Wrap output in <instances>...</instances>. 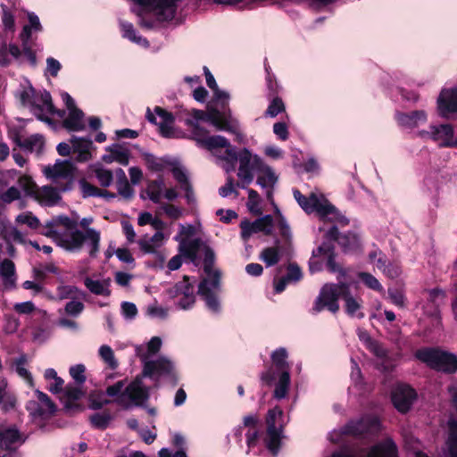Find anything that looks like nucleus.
I'll list each match as a JSON object with an SVG mask.
<instances>
[{"label":"nucleus","instance_id":"f257e3e1","mask_svg":"<svg viewBox=\"0 0 457 457\" xmlns=\"http://www.w3.org/2000/svg\"><path fill=\"white\" fill-rule=\"evenodd\" d=\"M192 118L186 120V124L191 128L193 138L197 144L210 151H217L219 148H225L224 155H215L223 162L222 167L227 173L234 170L236 162L238 161V153L236 152L229 141L220 135L208 136V131L199 125V121H206L219 130L228 131L237 136L238 141H243L244 135L240 132L238 120L232 117L230 111L220 112L212 110L208 113L201 110H192Z\"/></svg>","mask_w":457,"mask_h":457},{"label":"nucleus","instance_id":"f03ea898","mask_svg":"<svg viewBox=\"0 0 457 457\" xmlns=\"http://www.w3.org/2000/svg\"><path fill=\"white\" fill-rule=\"evenodd\" d=\"M29 24L25 25L20 34L21 47L14 43L6 44L5 40L0 34V65L3 67L9 66L15 62L18 65L28 62L32 67L37 65V56L32 49L29 41L32 32H39L42 26L39 18L33 12L28 14Z\"/></svg>","mask_w":457,"mask_h":457},{"label":"nucleus","instance_id":"7ed1b4c3","mask_svg":"<svg viewBox=\"0 0 457 457\" xmlns=\"http://www.w3.org/2000/svg\"><path fill=\"white\" fill-rule=\"evenodd\" d=\"M238 162L237 177L239 182L237 187L246 188L253 180V171H256L258 173L257 184L267 189V197L270 199L272 189L278 181V176L271 167L265 164L261 157L253 154L247 148L238 152Z\"/></svg>","mask_w":457,"mask_h":457},{"label":"nucleus","instance_id":"20e7f679","mask_svg":"<svg viewBox=\"0 0 457 457\" xmlns=\"http://www.w3.org/2000/svg\"><path fill=\"white\" fill-rule=\"evenodd\" d=\"M43 234L51 238L58 246L69 252H79L86 244L88 254L96 258L99 252L100 233L94 228H87L86 232L74 230L70 233H60L55 227H46Z\"/></svg>","mask_w":457,"mask_h":457},{"label":"nucleus","instance_id":"39448f33","mask_svg":"<svg viewBox=\"0 0 457 457\" xmlns=\"http://www.w3.org/2000/svg\"><path fill=\"white\" fill-rule=\"evenodd\" d=\"M293 195L305 212H316L321 220H328L342 226L348 224V219L332 205L322 193L313 191L306 197L298 189H294Z\"/></svg>","mask_w":457,"mask_h":457},{"label":"nucleus","instance_id":"423d86ee","mask_svg":"<svg viewBox=\"0 0 457 457\" xmlns=\"http://www.w3.org/2000/svg\"><path fill=\"white\" fill-rule=\"evenodd\" d=\"M21 104L28 107L29 111L41 121L52 124L51 115H58L62 118L63 111L56 110L53 104L52 97L46 90L36 91L31 85L24 87L20 92Z\"/></svg>","mask_w":457,"mask_h":457},{"label":"nucleus","instance_id":"0eeeda50","mask_svg":"<svg viewBox=\"0 0 457 457\" xmlns=\"http://www.w3.org/2000/svg\"><path fill=\"white\" fill-rule=\"evenodd\" d=\"M266 424L267 429L263 444L272 456L276 457L279 452L283 437V428L285 426L283 411L278 406L270 409L266 416Z\"/></svg>","mask_w":457,"mask_h":457},{"label":"nucleus","instance_id":"6e6552de","mask_svg":"<svg viewBox=\"0 0 457 457\" xmlns=\"http://www.w3.org/2000/svg\"><path fill=\"white\" fill-rule=\"evenodd\" d=\"M26 409L31 421L37 427L43 428L46 422L55 413L56 405L46 394L36 389L34 398L27 403Z\"/></svg>","mask_w":457,"mask_h":457},{"label":"nucleus","instance_id":"1a4fd4ad","mask_svg":"<svg viewBox=\"0 0 457 457\" xmlns=\"http://www.w3.org/2000/svg\"><path fill=\"white\" fill-rule=\"evenodd\" d=\"M415 357L432 369L452 373L457 370V357L437 348H422L415 353Z\"/></svg>","mask_w":457,"mask_h":457},{"label":"nucleus","instance_id":"9d476101","mask_svg":"<svg viewBox=\"0 0 457 457\" xmlns=\"http://www.w3.org/2000/svg\"><path fill=\"white\" fill-rule=\"evenodd\" d=\"M76 167L69 161L57 160L54 165L44 168L43 173L62 192L72 189L75 181Z\"/></svg>","mask_w":457,"mask_h":457},{"label":"nucleus","instance_id":"9b49d317","mask_svg":"<svg viewBox=\"0 0 457 457\" xmlns=\"http://www.w3.org/2000/svg\"><path fill=\"white\" fill-rule=\"evenodd\" d=\"M345 285L344 283L324 285L314 302L312 312L319 313L327 308L336 313L339 310L338 299L343 296Z\"/></svg>","mask_w":457,"mask_h":457},{"label":"nucleus","instance_id":"f8f14e48","mask_svg":"<svg viewBox=\"0 0 457 457\" xmlns=\"http://www.w3.org/2000/svg\"><path fill=\"white\" fill-rule=\"evenodd\" d=\"M166 292L170 298L174 299V303L179 310L191 309L195 304V284L187 276L170 287Z\"/></svg>","mask_w":457,"mask_h":457},{"label":"nucleus","instance_id":"ddd939ff","mask_svg":"<svg viewBox=\"0 0 457 457\" xmlns=\"http://www.w3.org/2000/svg\"><path fill=\"white\" fill-rule=\"evenodd\" d=\"M219 290L220 273L218 271L209 274L198 286V294L212 312H219L220 310V302L217 298Z\"/></svg>","mask_w":457,"mask_h":457},{"label":"nucleus","instance_id":"4468645a","mask_svg":"<svg viewBox=\"0 0 457 457\" xmlns=\"http://www.w3.org/2000/svg\"><path fill=\"white\" fill-rule=\"evenodd\" d=\"M149 398L148 388L143 384L141 379H135L117 398V403L125 408L131 406H141Z\"/></svg>","mask_w":457,"mask_h":457},{"label":"nucleus","instance_id":"2eb2a0df","mask_svg":"<svg viewBox=\"0 0 457 457\" xmlns=\"http://www.w3.org/2000/svg\"><path fill=\"white\" fill-rule=\"evenodd\" d=\"M417 136L424 140L431 139L440 146H457V138H454L453 128L450 124L430 126L428 130H419Z\"/></svg>","mask_w":457,"mask_h":457},{"label":"nucleus","instance_id":"dca6fc26","mask_svg":"<svg viewBox=\"0 0 457 457\" xmlns=\"http://www.w3.org/2000/svg\"><path fill=\"white\" fill-rule=\"evenodd\" d=\"M170 237V233L156 231L153 236L145 235L137 240L139 249L145 254H154L156 259L163 264L166 254L160 251V248L166 243Z\"/></svg>","mask_w":457,"mask_h":457},{"label":"nucleus","instance_id":"f3484780","mask_svg":"<svg viewBox=\"0 0 457 457\" xmlns=\"http://www.w3.org/2000/svg\"><path fill=\"white\" fill-rule=\"evenodd\" d=\"M379 421L375 417H364L357 421H350L346 424L340 433L333 431L329 434V439L332 442H337L340 434L358 436L366 432L378 430Z\"/></svg>","mask_w":457,"mask_h":457},{"label":"nucleus","instance_id":"a211bd4d","mask_svg":"<svg viewBox=\"0 0 457 457\" xmlns=\"http://www.w3.org/2000/svg\"><path fill=\"white\" fill-rule=\"evenodd\" d=\"M147 120L158 126L160 133L165 137H176L177 133L173 129V115L161 107H156L154 112L147 110Z\"/></svg>","mask_w":457,"mask_h":457},{"label":"nucleus","instance_id":"6ab92c4d","mask_svg":"<svg viewBox=\"0 0 457 457\" xmlns=\"http://www.w3.org/2000/svg\"><path fill=\"white\" fill-rule=\"evenodd\" d=\"M10 138L22 150L28 153L39 154L45 146V138L41 134H33L24 137L21 131L12 129L9 132Z\"/></svg>","mask_w":457,"mask_h":457},{"label":"nucleus","instance_id":"aec40b11","mask_svg":"<svg viewBox=\"0 0 457 457\" xmlns=\"http://www.w3.org/2000/svg\"><path fill=\"white\" fill-rule=\"evenodd\" d=\"M241 237L247 241L253 234L262 232L270 235L273 228V218L271 215H265L253 222L244 220L240 224Z\"/></svg>","mask_w":457,"mask_h":457},{"label":"nucleus","instance_id":"412c9836","mask_svg":"<svg viewBox=\"0 0 457 457\" xmlns=\"http://www.w3.org/2000/svg\"><path fill=\"white\" fill-rule=\"evenodd\" d=\"M417 397V394L407 385H397L392 392V402L400 412H407Z\"/></svg>","mask_w":457,"mask_h":457},{"label":"nucleus","instance_id":"4be33fe9","mask_svg":"<svg viewBox=\"0 0 457 457\" xmlns=\"http://www.w3.org/2000/svg\"><path fill=\"white\" fill-rule=\"evenodd\" d=\"M331 457H354V455L352 451L348 449H342L334 453ZM368 457H397L396 445L391 439H387L385 442L373 446L370 449Z\"/></svg>","mask_w":457,"mask_h":457},{"label":"nucleus","instance_id":"5701e85b","mask_svg":"<svg viewBox=\"0 0 457 457\" xmlns=\"http://www.w3.org/2000/svg\"><path fill=\"white\" fill-rule=\"evenodd\" d=\"M395 120L399 127L408 130H413L428 121V114L423 110H416L411 112H395Z\"/></svg>","mask_w":457,"mask_h":457},{"label":"nucleus","instance_id":"b1692460","mask_svg":"<svg viewBox=\"0 0 457 457\" xmlns=\"http://www.w3.org/2000/svg\"><path fill=\"white\" fill-rule=\"evenodd\" d=\"M173 370V362L164 356L147 361L146 364L143 365V373L147 377L172 376Z\"/></svg>","mask_w":457,"mask_h":457},{"label":"nucleus","instance_id":"393cba45","mask_svg":"<svg viewBox=\"0 0 457 457\" xmlns=\"http://www.w3.org/2000/svg\"><path fill=\"white\" fill-rule=\"evenodd\" d=\"M84 285L95 295L109 297L112 294V278L110 277L104 278L100 275L88 276L84 278Z\"/></svg>","mask_w":457,"mask_h":457},{"label":"nucleus","instance_id":"a878e982","mask_svg":"<svg viewBox=\"0 0 457 457\" xmlns=\"http://www.w3.org/2000/svg\"><path fill=\"white\" fill-rule=\"evenodd\" d=\"M437 109L443 117L457 112V87L442 89L437 98Z\"/></svg>","mask_w":457,"mask_h":457},{"label":"nucleus","instance_id":"bb28decb","mask_svg":"<svg viewBox=\"0 0 457 457\" xmlns=\"http://www.w3.org/2000/svg\"><path fill=\"white\" fill-rule=\"evenodd\" d=\"M24 442L19 429L13 425H0V449L12 450Z\"/></svg>","mask_w":457,"mask_h":457},{"label":"nucleus","instance_id":"cd10ccee","mask_svg":"<svg viewBox=\"0 0 457 457\" xmlns=\"http://www.w3.org/2000/svg\"><path fill=\"white\" fill-rule=\"evenodd\" d=\"M71 144L77 162H83L92 158L93 142L90 138L72 137Z\"/></svg>","mask_w":457,"mask_h":457},{"label":"nucleus","instance_id":"c85d7f7f","mask_svg":"<svg viewBox=\"0 0 457 457\" xmlns=\"http://www.w3.org/2000/svg\"><path fill=\"white\" fill-rule=\"evenodd\" d=\"M162 345L159 337H153L146 345H137L135 348L136 355L140 359L143 365L151 361L152 358L158 353Z\"/></svg>","mask_w":457,"mask_h":457},{"label":"nucleus","instance_id":"c756f323","mask_svg":"<svg viewBox=\"0 0 457 457\" xmlns=\"http://www.w3.org/2000/svg\"><path fill=\"white\" fill-rule=\"evenodd\" d=\"M195 234V227L191 224H179L178 234L174 237V240L179 243V251L183 254L191 257L195 252L191 250L192 243L187 240Z\"/></svg>","mask_w":457,"mask_h":457},{"label":"nucleus","instance_id":"7c9ffc66","mask_svg":"<svg viewBox=\"0 0 457 457\" xmlns=\"http://www.w3.org/2000/svg\"><path fill=\"white\" fill-rule=\"evenodd\" d=\"M15 281L14 263L5 259L0 263V287L4 290H10L15 287Z\"/></svg>","mask_w":457,"mask_h":457},{"label":"nucleus","instance_id":"2f4dec72","mask_svg":"<svg viewBox=\"0 0 457 457\" xmlns=\"http://www.w3.org/2000/svg\"><path fill=\"white\" fill-rule=\"evenodd\" d=\"M59 187L44 186L37 189L34 197L43 205L53 206L61 200Z\"/></svg>","mask_w":457,"mask_h":457},{"label":"nucleus","instance_id":"473e14b6","mask_svg":"<svg viewBox=\"0 0 457 457\" xmlns=\"http://www.w3.org/2000/svg\"><path fill=\"white\" fill-rule=\"evenodd\" d=\"M109 154L103 156V161L107 163L117 162L122 165H128L129 162V152L127 148L119 144H113L106 148Z\"/></svg>","mask_w":457,"mask_h":457},{"label":"nucleus","instance_id":"72a5a7b5","mask_svg":"<svg viewBox=\"0 0 457 457\" xmlns=\"http://www.w3.org/2000/svg\"><path fill=\"white\" fill-rule=\"evenodd\" d=\"M17 399L14 394L8 388V383L4 378L0 379V406L4 411L13 410Z\"/></svg>","mask_w":457,"mask_h":457},{"label":"nucleus","instance_id":"f704fd0d","mask_svg":"<svg viewBox=\"0 0 457 457\" xmlns=\"http://www.w3.org/2000/svg\"><path fill=\"white\" fill-rule=\"evenodd\" d=\"M63 127L70 131H80L85 129L84 113L79 109L69 111L68 116L63 120Z\"/></svg>","mask_w":457,"mask_h":457},{"label":"nucleus","instance_id":"c9c22d12","mask_svg":"<svg viewBox=\"0 0 457 457\" xmlns=\"http://www.w3.org/2000/svg\"><path fill=\"white\" fill-rule=\"evenodd\" d=\"M342 298L345 301V311L349 316L358 319L364 317L361 312V303L351 295L348 285H345V291H344Z\"/></svg>","mask_w":457,"mask_h":457},{"label":"nucleus","instance_id":"e433bc0d","mask_svg":"<svg viewBox=\"0 0 457 457\" xmlns=\"http://www.w3.org/2000/svg\"><path fill=\"white\" fill-rule=\"evenodd\" d=\"M324 256V261H327V265L332 272H336L339 270L334 258L333 248L328 243H323L317 249L313 250V256L321 257Z\"/></svg>","mask_w":457,"mask_h":457},{"label":"nucleus","instance_id":"4c0bfd02","mask_svg":"<svg viewBox=\"0 0 457 457\" xmlns=\"http://www.w3.org/2000/svg\"><path fill=\"white\" fill-rule=\"evenodd\" d=\"M120 26L121 29L123 37L128 38L129 40L138 46L148 47V41L145 37L137 35L132 23L121 21H120Z\"/></svg>","mask_w":457,"mask_h":457},{"label":"nucleus","instance_id":"58836bf2","mask_svg":"<svg viewBox=\"0 0 457 457\" xmlns=\"http://www.w3.org/2000/svg\"><path fill=\"white\" fill-rule=\"evenodd\" d=\"M282 256V250L278 245L264 248L261 254L260 260L262 261L267 267L277 264Z\"/></svg>","mask_w":457,"mask_h":457},{"label":"nucleus","instance_id":"ea45409f","mask_svg":"<svg viewBox=\"0 0 457 457\" xmlns=\"http://www.w3.org/2000/svg\"><path fill=\"white\" fill-rule=\"evenodd\" d=\"M28 362V357L26 354L22 353L18 358L13 361V367L17 374L23 378L29 386H34L33 377L31 373L26 369V364Z\"/></svg>","mask_w":457,"mask_h":457},{"label":"nucleus","instance_id":"a19ab883","mask_svg":"<svg viewBox=\"0 0 457 457\" xmlns=\"http://www.w3.org/2000/svg\"><path fill=\"white\" fill-rule=\"evenodd\" d=\"M164 182L163 179L160 178L159 179L148 183L145 193L152 202L159 204L162 198Z\"/></svg>","mask_w":457,"mask_h":457},{"label":"nucleus","instance_id":"79ce46f5","mask_svg":"<svg viewBox=\"0 0 457 457\" xmlns=\"http://www.w3.org/2000/svg\"><path fill=\"white\" fill-rule=\"evenodd\" d=\"M0 237L4 239L6 244L11 243H25L23 235L12 225L4 226L0 228Z\"/></svg>","mask_w":457,"mask_h":457},{"label":"nucleus","instance_id":"37998d69","mask_svg":"<svg viewBox=\"0 0 457 457\" xmlns=\"http://www.w3.org/2000/svg\"><path fill=\"white\" fill-rule=\"evenodd\" d=\"M289 385H290L289 370H283L280 373L278 381L276 384L273 396L278 400L285 398L287 395Z\"/></svg>","mask_w":457,"mask_h":457},{"label":"nucleus","instance_id":"c03bdc74","mask_svg":"<svg viewBox=\"0 0 457 457\" xmlns=\"http://www.w3.org/2000/svg\"><path fill=\"white\" fill-rule=\"evenodd\" d=\"M98 355L111 370H116L118 368L119 361L115 358L113 350L108 345H103L99 347Z\"/></svg>","mask_w":457,"mask_h":457},{"label":"nucleus","instance_id":"a18cd8bd","mask_svg":"<svg viewBox=\"0 0 457 457\" xmlns=\"http://www.w3.org/2000/svg\"><path fill=\"white\" fill-rule=\"evenodd\" d=\"M85 395V391L83 390V385L79 384H69L65 386L63 390V396L67 402L66 405L71 403L75 401L79 400Z\"/></svg>","mask_w":457,"mask_h":457},{"label":"nucleus","instance_id":"49530a36","mask_svg":"<svg viewBox=\"0 0 457 457\" xmlns=\"http://www.w3.org/2000/svg\"><path fill=\"white\" fill-rule=\"evenodd\" d=\"M63 226L66 229L71 230V232L74 230H79L77 228L78 221L77 220L71 219L66 215H58L54 217L51 220L46 222V227H56V226Z\"/></svg>","mask_w":457,"mask_h":457},{"label":"nucleus","instance_id":"de8ad7c7","mask_svg":"<svg viewBox=\"0 0 457 457\" xmlns=\"http://www.w3.org/2000/svg\"><path fill=\"white\" fill-rule=\"evenodd\" d=\"M287 359V352L284 347H279L271 353V360L273 364L277 367V369L280 370L281 372L283 370H289V364Z\"/></svg>","mask_w":457,"mask_h":457},{"label":"nucleus","instance_id":"09e8293b","mask_svg":"<svg viewBox=\"0 0 457 457\" xmlns=\"http://www.w3.org/2000/svg\"><path fill=\"white\" fill-rule=\"evenodd\" d=\"M18 185L23 190L25 195L34 196L37 191V186L30 176H20L18 179Z\"/></svg>","mask_w":457,"mask_h":457},{"label":"nucleus","instance_id":"8fccbe9b","mask_svg":"<svg viewBox=\"0 0 457 457\" xmlns=\"http://www.w3.org/2000/svg\"><path fill=\"white\" fill-rule=\"evenodd\" d=\"M1 7H2V23H3L4 30L5 32L12 33L15 30L14 16L4 4H2Z\"/></svg>","mask_w":457,"mask_h":457},{"label":"nucleus","instance_id":"3c124183","mask_svg":"<svg viewBox=\"0 0 457 457\" xmlns=\"http://www.w3.org/2000/svg\"><path fill=\"white\" fill-rule=\"evenodd\" d=\"M359 278L363 281V283L369 288L375 290L377 292H384V288L379 281L370 273L367 272H360L358 274Z\"/></svg>","mask_w":457,"mask_h":457},{"label":"nucleus","instance_id":"603ef678","mask_svg":"<svg viewBox=\"0 0 457 457\" xmlns=\"http://www.w3.org/2000/svg\"><path fill=\"white\" fill-rule=\"evenodd\" d=\"M79 294L84 295L77 287L60 286L57 287V297L59 300L74 298Z\"/></svg>","mask_w":457,"mask_h":457},{"label":"nucleus","instance_id":"864d4df0","mask_svg":"<svg viewBox=\"0 0 457 457\" xmlns=\"http://www.w3.org/2000/svg\"><path fill=\"white\" fill-rule=\"evenodd\" d=\"M96 177L102 187H109L113 180L112 172L104 167H97L95 170Z\"/></svg>","mask_w":457,"mask_h":457},{"label":"nucleus","instance_id":"5fc2aeb1","mask_svg":"<svg viewBox=\"0 0 457 457\" xmlns=\"http://www.w3.org/2000/svg\"><path fill=\"white\" fill-rule=\"evenodd\" d=\"M86 367L83 364H76L70 368V375L76 384L84 385L86 382Z\"/></svg>","mask_w":457,"mask_h":457},{"label":"nucleus","instance_id":"6e6d98bb","mask_svg":"<svg viewBox=\"0 0 457 457\" xmlns=\"http://www.w3.org/2000/svg\"><path fill=\"white\" fill-rule=\"evenodd\" d=\"M85 309V305L82 302L77 300H71L65 304V313L71 317L79 316Z\"/></svg>","mask_w":457,"mask_h":457},{"label":"nucleus","instance_id":"4d7b16f0","mask_svg":"<svg viewBox=\"0 0 457 457\" xmlns=\"http://www.w3.org/2000/svg\"><path fill=\"white\" fill-rule=\"evenodd\" d=\"M284 111H285V104H284L283 101L280 98L276 97L269 104V106L265 112V115L274 118L277 115H278L279 113L283 112Z\"/></svg>","mask_w":457,"mask_h":457},{"label":"nucleus","instance_id":"13d9d810","mask_svg":"<svg viewBox=\"0 0 457 457\" xmlns=\"http://www.w3.org/2000/svg\"><path fill=\"white\" fill-rule=\"evenodd\" d=\"M16 222L20 224H26L31 228H37L39 226V220L30 212H26L19 214L16 217Z\"/></svg>","mask_w":457,"mask_h":457},{"label":"nucleus","instance_id":"bf43d9fd","mask_svg":"<svg viewBox=\"0 0 457 457\" xmlns=\"http://www.w3.org/2000/svg\"><path fill=\"white\" fill-rule=\"evenodd\" d=\"M112 417L108 413H96L90 418L92 425L96 428L104 429L108 427Z\"/></svg>","mask_w":457,"mask_h":457},{"label":"nucleus","instance_id":"052dcab7","mask_svg":"<svg viewBox=\"0 0 457 457\" xmlns=\"http://www.w3.org/2000/svg\"><path fill=\"white\" fill-rule=\"evenodd\" d=\"M117 190L119 195L125 199H130L134 195V190L129 183L127 177L117 180Z\"/></svg>","mask_w":457,"mask_h":457},{"label":"nucleus","instance_id":"680f3d73","mask_svg":"<svg viewBox=\"0 0 457 457\" xmlns=\"http://www.w3.org/2000/svg\"><path fill=\"white\" fill-rule=\"evenodd\" d=\"M248 193V201H247V207L251 212L253 213H260V197L258 193L251 188H247Z\"/></svg>","mask_w":457,"mask_h":457},{"label":"nucleus","instance_id":"e2e57ef3","mask_svg":"<svg viewBox=\"0 0 457 457\" xmlns=\"http://www.w3.org/2000/svg\"><path fill=\"white\" fill-rule=\"evenodd\" d=\"M79 184L81 195L84 198L103 195L102 194H100V190L96 187L91 185L85 179H81Z\"/></svg>","mask_w":457,"mask_h":457},{"label":"nucleus","instance_id":"0e129e2a","mask_svg":"<svg viewBox=\"0 0 457 457\" xmlns=\"http://www.w3.org/2000/svg\"><path fill=\"white\" fill-rule=\"evenodd\" d=\"M175 179L179 183L181 188H187L189 185L188 178L185 169L182 166H174L171 170Z\"/></svg>","mask_w":457,"mask_h":457},{"label":"nucleus","instance_id":"69168bd1","mask_svg":"<svg viewBox=\"0 0 457 457\" xmlns=\"http://www.w3.org/2000/svg\"><path fill=\"white\" fill-rule=\"evenodd\" d=\"M160 210L162 211L169 218L177 220L183 215L182 208L170 204H162L160 206Z\"/></svg>","mask_w":457,"mask_h":457},{"label":"nucleus","instance_id":"338daca9","mask_svg":"<svg viewBox=\"0 0 457 457\" xmlns=\"http://www.w3.org/2000/svg\"><path fill=\"white\" fill-rule=\"evenodd\" d=\"M276 214L278 219V228L280 231L281 236L287 239H289L291 237V229L287 220L285 219V217L282 215L278 209H276Z\"/></svg>","mask_w":457,"mask_h":457},{"label":"nucleus","instance_id":"774afa93","mask_svg":"<svg viewBox=\"0 0 457 457\" xmlns=\"http://www.w3.org/2000/svg\"><path fill=\"white\" fill-rule=\"evenodd\" d=\"M146 313L152 318L165 319L168 316V310L157 303L147 306Z\"/></svg>","mask_w":457,"mask_h":457}]
</instances>
